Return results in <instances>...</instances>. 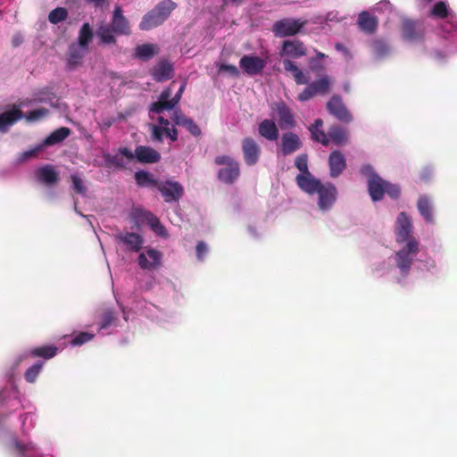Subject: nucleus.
<instances>
[{"label": "nucleus", "instance_id": "1", "mask_svg": "<svg viewBox=\"0 0 457 457\" xmlns=\"http://www.w3.org/2000/svg\"><path fill=\"white\" fill-rule=\"evenodd\" d=\"M394 233L397 249L387 258L374 262L371 273L378 278L391 276L397 284L404 286L420 250L411 218L405 212L397 215Z\"/></svg>", "mask_w": 457, "mask_h": 457}, {"label": "nucleus", "instance_id": "2", "mask_svg": "<svg viewBox=\"0 0 457 457\" xmlns=\"http://www.w3.org/2000/svg\"><path fill=\"white\" fill-rule=\"evenodd\" d=\"M360 172L367 179V189L372 202H380L385 195H387L393 200L400 197V186L384 179L372 165L369 163L363 164L360 169Z\"/></svg>", "mask_w": 457, "mask_h": 457}, {"label": "nucleus", "instance_id": "3", "mask_svg": "<svg viewBox=\"0 0 457 457\" xmlns=\"http://www.w3.org/2000/svg\"><path fill=\"white\" fill-rule=\"evenodd\" d=\"M301 190L310 196L316 195L317 208L321 213L329 212L338 198L337 187L330 181L322 182L320 179H316Z\"/></svg>", "mask_w": 457, "mask_h": 457}, {"label": "nucleus", "instance_id": "4", "mask_svg": "<svg viewBox=\"0 0 457 457\" xmlns=\"http://www.w3.org/2000/svg\"><path fill=\"white\" fill-rule=\"evenodd\" d=\"M21 406L19 390L16 385L12 384L0 390V440L4 448L5 443L12 437L18 438L16 436L10 434L9 428L4 424V420Z\"/></svg>", "mask_w": 457, "mask_h": 457}, {"label": "nucleus", "instance_id": "5", "mask_svg": "<svg viewBox=\"0 0 457 457\" xmlns=\"http://www.w3.org/2000/svg\"><path fill=\"white\" fill-rule=\"evenodd\" d=\"M130 34L129 22L123 15V11L120 5L114 7L110 24L101 23L96 29V36L104 45L115 44V35L129 36Z\"/></svg>", "mask_w": 457, "mask_h": 457}, {"label": "nucleus", "instance_id": "6", "mask_svg": "<svg viewBox=\"0 0 457 457\" xmlns=\"http://www.w3.org/2000/svg\"><path fill=\"white\" fill-rule=\"evenodd\" d=\"M176 8L177 4L172 0L161 1L143 16L139 29L147 31L162 25Z\"/></svg>", "mask_w": 457, "mask_h": 457}, {"label": "nucleus", "instance_id": "7", "mask_svg": "<svg viewBox=\"0 0 457 457\" xmlns=\"http://www.w3.org/2000/svg\"><path fill=\"white\" fill-rule=\"evenodd\" d=\"M5 452L9 457H42L39 447L32 441L12 437L5 443Z\"/></svg>", "mask_w": 457, "mask_h": 457}, {"label": "nucleus", "instance_id": "8", "mask_svg": "<svg viewBox=\"0 0 457 457\" xmlns=\"http://www.w3.org/2000/svg\"><path fill=\"white\" fill-rule=\"evenodd\" d=\"M214 162L221 168L218 170V179L225 184L234 183L239 177L240 170L238 162L226 154L218 155Z\"/></svg>", "mask_w": 457, "mask_h": 457}, {"label": "nucleus", "instance_id": "9", "mask_svg": "<svg viewBox=\"0 0 457 457\" xmlns=\"http://www.w3.org/2000/svg\"><path fill=\"white\" fill-rule=\"evenodd\" d=\"M119 154L129 162L136 159L140 163H155L161 159V154L156 150L145 145L137 146L134 153L128 147H120Z\"/></svg>", "mask_w": 457, "mask_h": 457}, {"label": "nucleus", "instance_id": "10", "mask_svg": "<svg viewBox=\"0 0 457 457\" xmlns=\"http://www.w3.org/2000/svg\"><path fill=\"white\" fill-rule=\"evenodd\" d=\"M305 24V21L285 18L274 22L271 30L277 37H287L296 35Z\"/></svg>", "mask_w": 457, "mask_h": 457}, {"label": "nucleus", "instance_id": "11", "mask_svg": "<svg viewBox=\"0 0 457 457\" xmlns=\"http://www.w3.org/2000/svg\"><path fill=\"white\" fill-rule=\"evenodd\" d=\"M306 85L307 87L298 96L301 102L308 101L315 96L326 95L330 88L331 79L328 75H323L315 81H309Z\"/></svg>", "mask_w": 457, "mask_h": 457}, {"label": "nucleus", "instance_id": "12", "mask_svg": "<svg viewBox=\"0 0 457 457\" xmlns=\"http://www.w3.org/2000/svg\"><path fill=\"white\" fill-rule=\"evenodd\" d=\"M157 189L164 201L169 204L179 202L185 193L184 187L179 181L172 179L160 180Z\"/></svg>", "mask_w": 457, "mask_h": 457}, {"label": "nucleus", "instance_id": "13", "mask_svg": "<svg viewBox=\"0 0 457 457\" xmlns=\"http://www.w3.org/2000/svg\"><path fill=\"white\" fill-rule=\"evenodd\" d=\"M267 65V61L254 54H245L239 60V67L250 77L259 75Z\"/></svg>", "mask_w": 457, "mask_h": 457}, {"label": "nucleus", "instance_id": "14", "mask_svg": "<svg viewBox=\"0 0 457 457\" xmlns=\"http://www.w3.org/2000/svg\"><path fill=\"white\" fill-rule=\"evenodd\" d=\"M295 166L300 171L295 177V183L300 189L317 179L308 169V155L306 154H299L295 158Z\"/></svg>", "mask_w": 457, "mask_h": 457}, {"label": "nucleus", "instance_id": "15", "mask_svg": "<svg viewBox=\"0 0 457 457\" xmlns=\"http://www.w3.org/2000/svg\"><path fill=\"white\" fill-rule=\"evenodd\" d=\"M328 112L335 116L338 120L349 123L353 117L339 96H333L327 104Z\"/></svg>", "mask_w": 457, "mask_h": 457}, {"label": "nucleus", "instance_id": "16", "mask_svg": "<svg viewBox=\"0 0 457 457\" xmlns=\"http://www.w3.org/2000/svg\"><path fill=\"white\" fill-rule=\"evenodd\" d=\"M119 244H121L126 251L137 253L141 250L144 238L143 237L135 232L123 231L115 236Z\"/></svg>", "mask_w": 457, "mask_h": 457}, {"label": "nucleus", "instance_id": "17", "mask_svg": "<svg viewBox=\"0 0 457 457\" xmlns=\"http://www.w3.org/2000/svg\"><path fill=\"white\" fill-rule=\"evenodd\" d=\"M162 254L160 251L148 247L138 255V265L143 270H155L161 265Z\"/></svg>", "mask_w": 457, "mask_h": 457}, {"label": "nucleus", "instance_id": "18", "mask_svg": "<svg viewBox=\"0 0 457 457\" xmlns=\"http://www.w3.org/2000/svg\"><path fill=\"white\" fill-rule=\"evenodd\" d=\"M242 152L245 162L248 166H253L260 159L261 147L252 137H245L242 141Z\"/></svg>", "mask_w": 457, "mask_h": 457}, {"label": "nucleus", "instance_id": "19", "mask_svg": "<svg viewBox=\"0 0 457 457\" xmlns=\"http://www.w3.org/2000/svg\"><path fill=\"white\" fill-rule=\"evenodd\" d=\"M273 110L277 112L278 126L282 129H292L295 126L294 114L285 103L275 104Z\"/></svg>", "mask_w": 457, "mask_h": 457}, {"label": "nucleus", "instance_id": "20", "mask_svg": "<svg viewBox=\"0 0 457 457\" xmlns=\"http://www.w3.org/2000/svg\"><path fill=\"white\" fill-rule=\"evenodd\" d=\"M302 141L297 134L286 132L281 137V154L287 156L302 147Z\"/></svg>", "mask_w": 457, "mask_h": 457}, {"label": "nucleus", "instance_id": "21", "mask_svg": "<svg viewBox=\"0 0 457 457\" xmlns=\"http://www.w3.org/2000/svg\"><path fill=\"white\" fill-rule=\"evenodd\" d=\"M329 176L337 178L346 168L345 155L338 150L330 153L328 156Z\"/></svg>", "mask_w": 457, "mask_h": 457}, {"label": "nucleus", "instance_id": "22", "mask_svg": "<svg viewBox=\"0 0 457 457\" xmlns=\"http://www.w3.org/2000/svg\"><path fill=\"white\" fill-rule=\"evenodd\" d=\"M171 120L176 125L184 127L192 136L200 137L202 130L198 125L191 119L185 116L180 111H174Z\"/></svg>", "mask_w": 457, "mask_h": 457}, {"label": "nucleus", "instance_id": "23", "mask_svg": "<svg viewBox=\"0 0 457 457\" xmlns=\"http://www.w3.org/2000/svg\"><path fill=\"white\" fill-rule=\"evenodd\" d=\"M281 54L298 59L306 55V49L303 43L299 40H286L282 46Z\"/></svg>", "mask_w": 457, "mask_h": 457}, {"label": "nucleus", "instance_id": "24", "mask_svg": "<svg viewBox=\"0 0 457 457\" xmlns=\"http://www.w3.org/2000/svg\"><path fill=\"white\" fill-rule=\"evenodd\" d=\"M22 117V112L17 106H13L11 110L0 113V132L5 133L10 127Z\"/></svg>", "mask_w": 457, "mask_h": 457}, {"label": "nucleus", "instance_id": "25", "mask_svg": "<svg viewBox=\"0 0 457 457\" xmlns=\"http://www.w3.org/2000/svg\"><path fill=\"white\" fill-rule=\"evenodd\" d=\"M172 74V64L167 60L159 61L152 70V76L157 82H162L171 79Z\"/></svg>", "mask_w": 457, "mask_h": 457}, {"label": "nucleus", "instance_id": "26", "mask_svg": "<svg viewBox=\"0 0 457 457\" xmlns=\"http://www.w3.org/2000/svg\"><path fill=\"white\" fill-rule=\"evenodd\" d=\"M258 132L262 137L269 141H275L279 137L278 129L275 121L270 119H265L259 123Z\"/></svg>", "mask_w": 457, "mask_h": 457}, {"label": "nucleus", "instance_id": "27", "mask_svg": "<svg viewBox=\"0 0 457 457\" xmlns=\"http://www.w3.org/2000/svg\"><path fill=\"white\" fill-rule=\"evenodd\" d=\"M35 175L39 182L46 185H53L58 181V173L55 168L50 164L37 168Z\"/></svg>", "mask_w": 457, "mask_h": 457}, {"label": "nucleus", "instance_id": "28", "mask_svg": "<svg viewBox=\"0 0 457 457\" xmlns=\"http://www.w3.org/2000/svg\"><path fill=\"white\" fill-rule=\"evenodd\" d=\"M141 217L146 221L147 225L155 233V235L163 238L168 237L169 234L167 229L162 224L157 216L150 212L144 211L142 212Z\"/></svg>", "mask_w": 457, "mask_h": 457}, {"label": "nucleus", "instance_id": "29", "mask_svg": "<svg viewBox=\"0 0 457 457\" xmlns=\"http://www.w3.org/2000/svg\"><path fill=\"white\" fill-rule=\"evenodd\" d=\"M87 49L78 46L76 44H72L69 47L68 52V59H67V66L70 70L75 69L80 62H82L85 54H87Z\"/></svg>", "mask_w": 457, "mask_h": 457}, {"label": "nucleus", "instance_id": "30", "mask_svg": "<svg viewBox=\"0 0 457 457\" xmlns=\"http://www.w3.org/2000/svg\"><path fill=\"white\" fill-rule=\"evenodd\" d=\"M357 24L361 30L368 34H372L377 29L378 20L376 17L370 15L369 12L362 11L358 15Z\"/></svg>", "mask_w": 457, "mask_h": 457}, {"label": "nucleus", "instance_id": "31", "mask_svg": "<svg viewBox=\"0 0 457 457\" xmlns=\"http://www.w3.org/2000/svg\"><path fill=\"white\" fill-rule=\"evenodd\" d=\"M159 46L155 44L145 43L138 45L134 49V57L141 61H148L159 53Z\"/></svg>", "mask_w": 457, "mask_h": 457}, {"label": "nucleus", "instance_id": "32", "mask_svg": "<svg viewBox=\"0 0 457 457\" xmlns=\"http://www.w3.org/2000/svg\"><path fill=\"white\" fill-rule=\"evenodd\" d=\"M283 66L286 71L290 72L297 85L308 84V76L289 59L283 60Z\"/></svg>", "mask_w": 457, "mask_h": 457}, {"label": "nucleus", "instance_id": "33", "mask_svg": "<svg viewBox=\"0 0 457 457\" xmlns=\"http://www.w3.org/2000/svg\"><path fill=\"white\" fill-rule=\"evenodd\" d=\"M119 313L112 309H106L99 323V331L106 330L108 328H116L120 326V320L118 318Z\"/></svg>", "mask_w": 457, "mask_h": 457}, {"label": "nucleus", "instance_id": "34", "mask_svg": "<svg viewBox=\"0 0 457 457\" xmlns=\"http://www.w3.org/2000/svg\"><path fill=\"white\" fill-rule=\"evenodd\" d=\"M172 94V90L170 87H167L164 90L162 91L158 97L157 102H154L150 104L149 107V115L151 118H153L152 114L154 113H161L164 110H167V108H164L168 104H170V97Z\"/></svg>", "mask_w": 457, "mask_h": 457}, {"label": "nucleus", "instance_id": "35", "mask_svg": "<svg viewBox=\"0 0 457 457\" xmlns=\"http://www.w3.org/2000/svg\"><path fill=\"white\" fill-rule=\"evenodd\" d=\"M323 120L321 119H316L314 123L309 127V131L311 133V137L313 141L320 143L321 145L327 146L329 144V139L327 134L322 129Z\"/></svg>", "mask_w": 457, "mask_h": 457}, {"label": "nucleus", "instance_id": "36", "mask_svg": "<svg viewBox=\"0 0 457 457\" xmlns=\"http://www.w3.org/2000/svg\"><path fill=\"white\" fill-rule=\"evenodd\" d=\"M71 134V129L67 127H61L54 130L49 136H47L41 143L44 148L46 146L54 145L62 143Z\"/></svg>", "mask_w": 457, "mask_h": 457}, {"label": "nucleus", "instance_id": "37", "mask_svg": "<svg viewBox=\"0 0 457 457\" xmlns=\"http://www.w3.org/2000/svg\"><path fill=\"white\" fill-rule=\"evenodd\" d=\"M418 23L411 20L405 19L403 21V36L409 42H416L420 38V33L417 29Z\"/></svg>", "mask_w": 457, "mask_h": 457}, {"label": "nucleus", "instance_id": "38", "mask_svg": "<svg viewBox=\"0 0 457 457\" xmlns=\"http://www.w3.org/2000/svg\"><path fill=\"white\" fill-rule=\"evenodd\" d=\"M327 136L337 145L345 144L348 138L347 130L339 125H332L328 129Z\"/></svg>", "mask_w": 457, "mask_h": 457}, {"label": "nucleus", "instance_id": "39", "mask_svg": "<svg viewBox=\"0 0 457 457\" xmlns=\"http://www.w3.org/2000/svg\"><path fill=\"white\" fill-rule=\"evenodd\" d=\"M58 353V347L54 345H47L35 347L30 350L29 353L32 357H42L46 360L54 358Z\"/></svg>", "mask_w": 457, "mask_h": 457}, {"label": "nucleus", "instance_id": "40", "mask_svg": "<svg viewBox=\"0 0 457 457\" xmlns=\"http://www.w3.org/2000/svg\"><path fill=\"white\" fill-rule=\"evenodd\" d=\"M135 180L139 187H155L157 188V185L160 180H157L154 178V176L146 171V170H138L135 173Z\"/></svg>", "mask_w": 457, "mask_h": 457}, {"label": "nucleus", "instance_id": "41", "mask_svg": "<svg viewBox=\"0 0 457 457\" xmlns=\"http://www.w3.org/2000/svg\"><path fill=\"white\" fill-rule=\"evenodd\" d=\"M93 38V31L89 23L86 22L79 29L78 43L76 45L88 49V44Z\"/></svg>", "mask_w": 457, "mask_h": 457}, {"label": "nucleus", "instance_id": "42", "mask_svg": "<svg viewBox=\"0 0 457 457\" xmlns=\"http://www.w3.org/2000/svg\"><path fill=\"white\" fill-rule=\"evenodd\" d=\"M450 14L451 10L449 9L447 4L444 1L436 2L430 9V15L434 18L444 20L447 19Z\"/></svg>", "mask_w": 457, "mask_h": 457}, {"label": "nucleus", "instance_id": "43", "mask_svg": "<svg viewBox=\"0 0 457 457\" xmlns=\"http://www.w3.org/2000/svg\"><path fill=\"white\" fill-rule=\"evenodd\" d=\"M391 50L388 45L382 40H376L372 44V53L375 58L383 59L389 55Z\"/></svg>", "mask_w": 457, "mask_h": 457}, {"label": "nucleus", "instance_id": "44", "mask_svg": "<svg viewBox=\"0 0 457 457\" xmlns=\"http://www.w3.org/2000/svg\"><path fill=\"white\" fill-rule=\"evenodd\" d=\"M44 362L41 361H37L30 366L24 373V378L28 383H35L38 375L43 369Z\"/></svg>", "mask_w": 457, "mask_h": 457}, {"label": "nucleus", "instance_id": "45", "mask_svg": "<svg viewBox=\"0 0 457 457\" xmlns=\"http://www.w3.org/2000/svg\"><path fill=\"white\" fill-rule=\"evenodd\" d=\"M68 17V11L63 7H56L48 14V20L52 24H58Z\"/></svg>", "mask_w": 457, "mask_h": 457}, {"label": "nucleus", "instance_id": "46", "mask_svg": "<svg viewBox=\"0 0 457 457\" xmlns=\"http://www.w3.org/2000/svg\"><path fill=\"white\" fill-rule=\"evenodd\" d=\"M49 113L48 109L41 107L29 112L23 117L28 122H36L45 119Z\"/></svg>", "mask_w": 457, "mask_h": 457}, {"label": "nucleus", "instance_id": "47", "mask_svg": "<svg viewBox=\"0 0 457 457\" xmlns=\"http://www.w3.org/2000/svg\"><path fill=\"white\" fill-rule=\"evenodd\" d=\"M71 179L72 182L71 188L78 194L85 195L87 193V187L84 185L82 179L77 174H71Z\"/></svg>", "mask_w": 457, "mask_h": 457}, {"label": "nucleus", "instance_id": "48", "mask_svg": "<svg viewBox=\"0 0 457 457\" xmlns=\"http://www.w3.org/2000/svg\"><path fill=\"white\" fill-rule=\"evenodd\" d=\"M95 335L89 332H79L71 340V345L72 346H80L94 338Z\"/></svg>", "mask_w": 457, "mask_h": 457}, {"label": "nucleus", "instance_id": "49", "mask_svg": "<svg viewBox=\"0 0 457 457\" xmlns=\"http://www.w3.org/2000/svg\"><path fill=\"white\" fill-rule=\"evenodd\" d=\"M103 158L107 166L112 165L117 168H123L125 165L122 159L119 156V154H111L109 153H104L103 154Z\"/></svg>", "mask_w": 457, "mask_h": 457}, {"label": "nucleus", "instance_id": "50", "mask_svg": "<svg viewBox=\"0 0 457 457\" xmlns=\"http://www.w3.org/2000/svg\"><path fill=\"white\" fill-rule=\"evenodd\" d=\"M43 149H44V146L42 145V143H40V144L37 145L35 147L22 152L19 155L18 161L21 162H25L29 159H31V158L35 157Z\"/></svg>", "mask_w": 457, "mask_h": 457}, {"label": "nucleus", "instance_id": "51", "mask_svg": "<svg viewBox=\"0 0 457 457\" xmlns=\"http://www.w3.org/2000/svg\"><path fill=\"white\" fill-rule=\"evenodd\" d=\"M22 358H23L22 355H20L19 357H17L14 360L11 369L6 372L5 378H6L7 382H8L7 386H11L12 384L15 385V383H14L15 369L19 366V364L21 361Z\"/></svg>", "mask_w": 457, "mask_h": 457}, {"label": "nucleus", "instance_id": "52", "mask_svg": "<svg viewBox=\"0 0 457 457\" xmlns=\"http://www.w3.org/2000/svg\"><path fill=\"white\" fill-rule=\"evenodd\" d=\"M418 209L426 221H428V199L426 195L420 196L418 202Z\"/></svg>", "mask_w": 457, "mask_h": 457}, {"label": "nucleus", "instance_id": "53", "mask_svg": "<svg viewBox=\"0 0 457 457\" xmlns=\"http://www.w3.org/2000/svg\"><path fill=\"white\" fill-rule=\"evenodd\" d=\"M152 132V139L155 142H162L163 135L165 134V128L159 127L157 125H150Z\"/></svg>", "mask_w": 457, "mask_h": 457}, {"label": "nucleus", "instance_id": "54", "mask_svg": "<svg viewBox=\"0 0 457 457\" xmlns=\"http://www.w3.org/2000/svg\"><path fill=\"white\" fill-rule=\"evenodd\" d=\"M195 252L197 260L199 262H203L209 252L207 244L204 241L198 242L195 247Z\"/></svg>", "mask_w": 457, "mask_h": 457}, {"label": "nucleus", "instance_id": "55", "mask_svg": "<svg viewBox=\"0 0 457 457\" xmlns=\"http://www.w3.org/2000/svg\"><path fill=\"white\" fill-rule=\"evenodd\" d=\"M186 84L183 83L178 92L175 94V96L170 100V104H168L164 108H167V110H172L180 101L182 94L185 90Z\"/></svg>", "mask_w": 457, "mask_h": 457}, {"label": "nucleus", "instance_id": "56", "mask_svg": "<svg viewBox=\"0 0 457 457\" xmlns=\"http://www.w3.org/2000/svg\"><path fill=\"white\" fill-rule=\"evenodd\" d=\"M373 11L381 12H391L393 11V4L389 0H381L375 4Z\"/></svg>", "mask_w": 457, "mask_h": 457}, {"label": "nucleus", "instance_id": "57", "mask_svg": "<svg viewBox=\"0 0 457 457\" xmlns=\"http://www.w3.org/2000/svg\"><path fill=\"white\" fill-rule=\"evenodd\" d=\"M218 69L220 72H228L231 77H237L239 75L238 69L232 64L220 63L218 65Z\"/></svg>", "mask_w": 457, "mask_h": 457}, {"label": "nucleus", "instance_id": "58", "mask_svg": "<svg viewBox=\"0 0 457 457\" xmlns=\"http://www.w3.org/2000/svg\"><path fill=\"white\" fill-rule=\"evenodd\" d=\"M310 70L314 72H320L324 70L322 63L316 58H311L309 61Z\"/></svg>", "mask_w": 457, "mask_h": 457}, {"label": "nucleus", "instance_id": "59", "mask_svg": "<svg viewBox=\"0 0 457 457\" xmlns=\"http://www.w3.org/2000/svg\"><path fill=\"white\" fill-rule=\"evenodd\" d=\"M125 117L122 113L118 115V118H105L103 120V127L105 129H109L117 120H123Z\"/></svg>", "mask_w": 457, "mask_h": 457}, {"label": "nucleus", "instance_id": "60", "mask_svg": "<svg viewBox=\"0 0 457 457\" xmlns=\"http://www.w3.org/2000/svg\"><path fill=\"white\" fill-rule=\"evenodd\" d=\"M165 135L171 141H176L178 139V130L175 128H165Z\"/></svg>", "mask_w": 457, "mask_h": 457}, {"label": "nucleus", "instance_id": "61", "mask_svg": "<svg viewBox=\"0 0 457 457\" xmlns=\"http://www.w3.org/2000/svg\"><path fill=\"white\" fill-rule=\"evenodd\" d=\"M33 414L30 412H25L20 415L21 427L23 432H25L26 422L29 419H32Z\"/></svg>", "mask_w": 457, "mask_h": 457}, {"label": "nucleus", "instance_id": "62", "mask_svg": "<svg viewBox=\"0 0 457 457\" xmlns=\"http://www.w3.org/2000/svg\"><path fill=\"white\" fill-rule=\"evenodd\" d=\"M456 25L449 21H445L441 25L442 30L445 33H451L456 29Z\"/></svg>", "mask_w": 457, "mask_h": 457}, {"label": "nucleus", "instance_id": "63", "mask_svg": "<svg viewBox=\"0 0 457 457\" xmlns=\"http://www.w3.org/2000/svg\"><path fill=\"white\" fill-rule=\"evenodd\" d=\"M23 42V37L21 33H17L12 37V46H19Z\"/></svg>", "mask_w": 457, "mask_h": 457}, {"label": "nucleus", "instance_id": "64", "mask_svg": "<svg viewBox=\"0 0 457 457\" xmlns=\"http://www.w3.org/2000/svg\"><path fill=\"white\" fill-rule=\"evenodd\" d=\"M326 20L328 21H339L340 19L337 17V12H330L327 14Z\"/></svg>", "mask_w": 457, "mask_h": 457}]
</instances>
